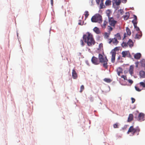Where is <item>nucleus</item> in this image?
<instances>
[{
  "label": "nucleus",
  "instance_id": "nucleus-1",
  "mask_svg": "<svg viewBox=\"0 0 145 145\" xmlns=\"http://www.w3.org/2000/svg\"><path fill=\"white\" fill-rule=\"evenodd\" d=\"M83 38L84 41L89 46H91L95 44V42L93 35L89 32H87L86 34L84 35Z\"/></svg>",
  "mask_w": 145,
  "mask_h": 145
},
{
  "label": "nucleus",
  "instance_id": "nucleus-2",
  "mask_svg": "<svg viewBox=\"0 0 145 145\" xmlns=\"http://www.w3.org/2000/svg\"><path fill=\"white\" fill-rule=\"evenodd\" d=\"M98 58L99 63H101L103 64V66L106 69L108 68V60L106 56H104L102 54H99Z\"/></svg>",
  "mask_w": 145,
  "mask_h": 145
},
{
  "label": "nucleus",
  "instance_id": "nucleus-3",
  "mask_svg": "<svg viewBox=\"0 0 145 145\" xmlns=\"http://www.w3.org/2000/svg\"><path fill=\"white\" fill-rule=\"evenodd\" d=\"M91 20L92 22H97L100 24L102 22V17L98 14H96L93 16Z\"/></svg>",
  "mask_w": 145,
  "mask_h": 145
},
{
  "label": "nucleus",
  "instance_id": "nucleus-4",
  "mask_svg": "<svg viewBox=\"0 0 145 145\" xmlns=\"http://www.w3.org/2000/svg\"><path fill=\"white\" fill-rule=\"evenodd\" d=\"M140 131V129L138 127L134 128L133 126H131L129 128L127 133L129 134L130 132L132 133L133 135H134L135 134H136L137 135H138Z\"/></svg>",
  "mask_w": 145,
  "mask_h": 145
},
{
  "label": "nucleus",
  "instance_id": "nucleus-5",
  "mask_svg": "<svg viewBox=\"0 0 145 145\" xmlns=\"http://www.w3.org/2000/svg\"><path fill=\"white\" fill-rule=\"evenodd\" d=\"M108 23L110 26L114 28L115 25L117 23V21L115 20L113 18H109Z\"/></svg>",
  "mask_w": 145,
  "mask_h": 145
},
{
  "label": "nucleus",
  "instance_id": "nucleus-6",
  "mask_svg": "<svg viewBox=\"0 0 145 145\" xmlns=\"http://www.w3.org/2000/svg\"><path fill=\"white\" fill-rule=\"evenodd\" d=\"M112 42L113 44L115 45H116L119 42L116 38H114L113 39H108V43L110 44Z\"/></svg>",
  "mask_w": 145,
  "mask_h": 145
},
{
  "label": "nucleus",
  "instance_id": "nucleus-7",
  "mask_svg": "<svg viewBox=\"0 0 145 145\" xmlns=\"http://www.w3.org/2000/svg\"><path fill=\"white\" fill-rule=\"evenodd\" d=\"M110 53L112 55V57L111 59V62L112 63H114L115 61L116 53V51L114 50L113 51H112L110 52Z\"/></svg>",
  "mask_w": 145,
  "mask_h": 145
},
{
  "label": "nucleus",
  "instance_id": "nucleus-8",
  "mask_svg": "<svg viewBox=\"0 0 145 145\" xmlns=\"http://www.w3.org/2000/svg\"><path fill=\"white\" fill-rule=\"evenodd\" d=\"M91 61L92 63L95 65H98L99 63L98 59L94 56L92 57Z\"/></svg>",
  "mask_w": 145,
  "mask_h": 145
},
{
  "label": "nucleus",
  "instance_id": "nucleus-9",
  "mask_svg": "<svg viewBox=\"0 0 145 145\" xmlns=\"http://www.w3.org/2000/svg\"><path fill=\"white\" fill-rule=\"evenodd\" d=\"M122 57H129L131 56V54L129 51H123L122 52Z\"/></svg>",
  "mask_w": 145,
  "mask_h": 145
},
{
  "label": "nucleus",
  "instance_id": "nucleus-10",
  "mask_svg": "<svg viewBox=\"0 0 145 145\" xmlns=\"http://www.w3.org/2000/svg\"><path fill=\"white\" fill-rule=\"evenodd\" d=\"M144 115L142 113H140L138 116V120L140 121H144L145 120Z\"/></svg>",
  "mask_w": 145,
  "mask_h": 145
},
{
  "label": "nucleus",
  "instance_id": "nucleus-11",
  "mask_svg": "<svg viewBox=\"0 0 145 145\" xmlns=\"http://www.w3.org/2000/svg\"><path fill=\"white\" fill-rule=\"evenodd\" d=\"M122 2V3H125L127 1V0H121ZM113 1H114L115 2V3L116 5H119L121 3V0H114L113 1H112L113 3Z\"/></svg>",
  "mask_w": 145,
  "mask_h": 145
},
{
  "label": "nucleus",
  "instance_id": "nucleus-12",
  "mask_svg": "<svg viewBox=\"0 0 145 145\" xmlns=\"http://www.w3.org/2000/svg\"><path fill=\"white\" fill-rule=\"evenodd\" d=\"M72 76L74 79H76L77 78V74L74 69H73L72 70Z\"/></svg>",
  "mask_w": 145,
  "mask_h": 145
},
{
  "label": "nucleus",
  "instance_id": "nucleus-13",
  "mask_svg": "<svg viewBox=\"0 0 145 145\" xmlns=\"http://www.w3.org/2000/svg\"><path fill=\"white\" fill-rule=\"evenodd\" d=\"M134 20L132 21V22L133 23L134 26H136V25H137V16L135 15H133Z\"/></svg>",
  "mask_w": 145,
  "mask_h": 145
},
{
  "label": "nucleus",
  "instance_id": "nucleus-14",
  "mask_svg": "<svg viewBox=\"0 0 145 145\" xmlns=\"http://www.w3.org/2000/svg\"><path fill=\"white\" fill-rule=\"evenodd\" d=\"M142 36V33L141 31H140L138 32L137 33L136 35L135 38V39H140Z\"/></svg>",
  "mask_w": 145,
  "mask_h": 145
},
{
  "label": "nucleus",
  "instance_id": "nucleus-15",
  "mask_svg": "<svg viewBox=\"0 0 145 145\" xmlns=\"http://www.w3.org/2000/svg\"><path fill=\"white\" fill-rule=\"evenodd\" d=\"M127 45H128L129 47L131 48L133 46V42L132 40L129 39L127 42Z\"/></svg>",
  "mask_w": 145,
  "mask_h": 145
},
{
  "label": "nucleus",
  "instance_id": "nucleus-16",
  "mask_svg": "<svg viewBox=\"0 0 145 145\" xmlns=\"http://www.w3.org/2000/svg\"><path fill=\"white\" fill-rule=\"evenodd\" d=\"M103 1L104 0H99V3H97V2H96L97 4L98 5H99L100 4V9L103 8V6H104L103 5Z\"/></svg>",
  "mask_w": 145,
  "mask_h": 145
},
{
  "label": "nucleus",
  "instance_id": "nucleus-17",
  "mask_svg": "<svg viewBox=\"0 0 145 145\" xmlns=\"http://www.w3.org/2000/svg\"><path fill=\"white\" fill-rule=\"evenodd\" d=\"M140 78H145V72L143 71H141L139 72Z\"/></svg>",
  "mask_w": 145,
  "mask_h": 145
},
{
  "label": "nucleus",
  "instance_id": "nucleus-18",
  "mask_svg": "<svg viewBox=\"0 0 145 145\" xmlns=\"http://www.w3.org/2000/svg\"><path fill=\"white\" fill-rule=\"evenodd\" d=\"M141 55L140 53H137L135 54L134 57L135 59H139L141 57Z\"/></svg>",
  "mask_w": 145,
  "mask_h": 145
},
{
  "label": "nucleus",
  "instance_id": "nucleus-19",
  "mask_svg": "<svg viewBox=\"0 0 145 145\" xmlns=\"http://www.w3.org/2000/svg\"><path fill=\"white\" fill-rule=\"evenodd\" d=\"M117 72L118 75L119 76H120V74L121 73H123V70L120 67H119L117 69Z\"/></svg>",
  "mask_w": 145,
  "mask_h": 145
},
{
  "label": "nucleus",
  "instance_id": "nucleus-20",
  "mask_svg": "<svg viewBox=\"0 0 145 145\" xmlns=\"http://www.w3.org/2000/svg\"><path fill=\"white\" fill-rule=\"evenodd\" d=\"M133 68L134 67L133 66L131 65L130 66L129 71V73L131 75L133 74Z\"/></svg>",
  "mask_w": 145,
  "mask_h": 145
},
{
  "label": "nucleus",
  "instance_id": "nucleus-21",
  "mask_svg": "<svg viewBox=\"0 0 145 145\" xmlns=\"http://www.w3.org/2000/svg\"><path fill=\"white\" fill-rule=\"evenodd\" d=\"M93 30L97 34H99L100 33V30L97 27H95Z\"/></svg>",
  "mask_w": 145,
  "mask_h": 145
},
{
  "label": "nucleus",
  "instance_id": "nucleus-22",
  "mask_svg": "<svg viewBox=\"0 0 145 145\" xmlns=\"http://www.w3.org/2000/svg\"><path fill=\"white\" fill-rule=\"evenodd\" d=\"M129 16L130 14L129 12H126L125 13V15H124L123 16L124 20H127L128 19Z\"/></svg>",
  "mask_w": 145,
  "mask_h": 145
},
{
  "label": "nucleus",
  "instance_id": "nucleus-23",
  "mask_svg": "<svg viewBox=\"0 0 145 145\" xmlns=\"http://www.w3.org/2000/svg\"><path fill=\"white\" fill-rule=\"evenodd\" d=\"M133 118V115L132 114H129L128 118V121L130 122L132 120Z\"/></svg>",
  "mask_w": 145,
  "mask_h": 145
},
{
  "label": "nucleus",
  "instance_id": "nucleus-24",
  "mask_svg": "<svg viewBox=\"0 0 145 145\" xmlns=\"http://www.w3.org/2000/svg\"><path fill=\"white\" fill-rule=\"evenodd\" d=\"M140 63L141 64L142 66L144 67V70H145V59H142Z\"/></svg>",
  "mask_w": 145,
  "mask_h": 145
},
{
  "label": "nucleus",
  "instance_id": "nucleus-25",
  "mask_svg": "<svg viewBox=\"0 0 145 145\" xmlns=\"http://www.w3.org/2000/svg\"><path fill=\"white\" fill-rule=\"evenodd\" d=\"M126 30L127 34L129 36L131 34V31L128 27H126Z\"/></svg>",
  "mask_w": 145,
  "mask_h": 145
},
{
  "label": "nucleus",
  "instance_id": "nucleus-26",
  "mask_svg": "<svg viewBox=\"0 0 145 145\" xmlns=\"http://www.w3.org/2000/svg\"><path fill=\"white\" fill-rule=\"evenodd\" d=\"M115 38H116L118 40H120L121 39L120 35L119 33H117L115 35Z\"/></svg>",
  "mask_w": 145,
  "mask_h": 145
},
{
  "label": "nucleus",
  "instance_id": "nucleus-27",
  "mask_svg": "<svg viewBox=\"0 0 145 145\" xmlns=\"http://www.w3.org/2000/svg\"><path fill=\"white\" fill-rule=\"evenodd\" d=\"M104 80L105 82L108 83H110L112 81V80H111L110 79L106 78L104 79Z\"/></svg>",
  "mask_w": 145,
  "mask_h": 145
},
{
  "label": "nucleus",
  "instance_id": "nucleus-28",
  "mask_svg": "<svg viewBox=\"0 0 145 145\" xmlns=\"http://www.w3.org/2000/svg\"><path fill=\"white\" fill-rule=\"evenodd\" d=\"M113 27H112L110 25L108 26V32H110H110L112 30L113 28Z\"/></svg>",
  "mask_w": 145,
  "mask_h": 145
},
{
  "label": "nucleus",
  "instance_id": "nucleus-29",
  "mask_svg": "<svg viewBox=\"0 0 145 145\" xmlns=\"http://www.w3.org/2000/svg\"><path fill=\"white\" fill-rule=\"evenodd\" d=\"M121 46L123 48H126L128 47L127 43L123 42Z\"/></svg>",
  "mask_w": 145,
  "mask_h": 145
},
{
  "label": "nucleus",
  "instance_id": "nucleus-30",
  "mask_svg": "<svg viewBox=\"0 0 145 145\" xmlns=\"http://www.w3.org/2000/svg\"><path fill=\"white\" fill-rule=\"evenodd\" d=\"M107 24V22L106 21H104L103 24L102 25V27L103 28L105 29Z\"/></svg>",
  "mask_w": 145,
  "mask_h": 145
},
{
  "label": "nucleus",
  "instance_id": "nucleus-31",
  "mask_svg": "<svg viewBox=\"0 0 145 145\" xmlns=\"http://www.w3.org/2000/svg\"><path fill=\"white\" fill-rule=\"evenodd\" d=\"M110 33V32H108V33L106 32L105 33H104V35L105 38H108L109 36Z\"/></svg>",
  "mask_w": 145,
  "mask_h": 145
},
{
  "label": "nucleus",
  "instance_id": "nucleus-32",
  "mask_svg": "<svg viewBox=\"0 0 145 145\" xmlns=\"http://www.w3.org/2000/svg\"><path fill=\"white\" fill-rule=\"evenodd\" d=\"M106 5H109L111 4V1L110 0H107L106 1L105 3Z\"/></svg>",
  "mask_w": 145,
  "mask_h": 145
},
{
  "label": "nucleus",
  "instance_id": "nucleus-33",
  "mask_svg": "<svg viewBox=\"0 0 145 145\" xmlns=\"http://www.w3.org/2000/svg\"><path fill=\"white\" fill-rule=\"evenodd\" d=\"M84 15L85 16V19H86L89 15L88 12L87 11H86L84 12Z\"/></svg>",
  "mask_w": 145,
  "mask_h": 145
},
{
  "label": "nucleus",
  "instance_id": "nucleus-34",
  "mask_svg": "<svg viewBox=\"0 0 145 145\" xmlns=\"http://www.w3.org/2000/svg\"><path fill=\"white\" fill-rule=\"evenodd\" d=\"M140 85L141 86H142L143 88H145V83L144 82H141L139 83Z\"/></svg>",
  "mask_w": 145,
  "mask_h": 145
},
{
  "label": "nucleus",
  "instance_id": "nucleus-35",
  "mask_svg": "<svg viewBox=\"0 0 145 145\" xmlns=\"http://www.w3.org/2000/svg\"><path fill=\"white\" fill-rule=\"evenodd\" d=\"M113 127L114 128H118V123H115L113 125Z\"/></svg>",
  "mask_w": 145,
  "mask_h": 145
},
{
  "label": "nucleus",
  "instance_id": "nucleus-36",
  "mask_svg": "<svg viewBox=\"0 0 145 145\" xmlns=\"http://www.w3.org/2000/svg\"><path fill=\"white\" fill-rule=\"evenodd\" d=\"M84 86L83 85H82L80 87V92L82 93L84 89Z\"/></svg>",
  "mask_w": 145,
  "mask_h": 145
},
{
  "label": "nucleus",
  "instance_id": "nucleus-37",
  "mask_svg": "<svg viewBox=\"0 0 145 145\" xmlns=\"http://www.w3.org/2000/svg\"><path fill=\"white\" fill-rule=\"evenodd\" d=\"M118 12H119L121 15H122L124 13V12L123 10L120 9L118 10Z\"/></svg>",
  "mask_w": 145,
  "mask_h": 145
},
{
  "label": "nucleus",
  "instance_id": "nucleus-38",
  "mask_svg": "<svg viewBox=\"0 0 145 145\" xmlns=\"http://www.w3.org/2000/svg\"><path fill=\"white\" fill-rule=\"evenodd\" d=\"M134 26L135 28V29L137 31H139L140 29L137 26V25H136V26Z\"/></svg>",
  "mask_w": 145,
  "mask_h": 145
},
{
  "label": "nucleus",
  "instance_id": "nucleus-39",
  "mask_svg": "<svg viewBox=\"0 0 145 145\" xmlns=\"http://www.w3.org/2000/svg\"><path fill=\"white\" fill-rule=\"evenodd\" d=\"M135 89L137 91H140L141 90V89H140L137 86H135Z\"/></svg>",
  "mask_w": 145,
  "mask_h": 145
},
{
  "label": "nucleus",
  "instance_id": "nucleus-40",
  "mask_svg": "<svg viewBox=\"0 0 145 145\" xmlns=\"http://www.w3.org/2000/svg\"><path fill=\"white\" fill-rule=\"evenodd\" d=\"M121 78H123L124 80H127V77L126 76L122 75L121 76Z\"/></svg>",
  "mask_w": 145,
  "mask_h": 145
},
{
  "label": "nucleus",
  "instance_id": "nucleus-41",
  "mask_svg": "<svg viewBox=\"0 0 145 145\" xmlns=\"http://www.w3.org/2000/svg\"><path fill=\"white\" fill-rule=\"evenodd\" d=\"M80 43L81 44V45L82 46H83L84 45V43L83 42V41L82 40H80Z\"/></svg>",
  "mask_w": 145,
  "mask_h": 145
},
{
  "label": "nucleus",
  "instance_id": "nucleus-42",
  "mask_svg": "<svg viewBox=\"0 0 145 145\" xmlns=\"http://www.w3.org/2000/svg\"><path fill=\"white\" fill-rule=\"evenodd\" d=\"M128 81L129 83H130L131 84H133V81L131 79L128 80Z\"/></svg>",
  "mask_w": 145,
  "mask_h": 145
},
{
  "label": "nucleus",
  "instance_id": "nucleus-43",
  "mask_svg": "<svg viewBox=\"0 0 145 145\" xmlns=\"http://www.w3.org/2000/svg\"><path fill=\"white\" fill-rule=\"evenodd\" d=\"M131 99L132 100V103H134L135 101V99L133 97H131Z\"/></svg>",
  "mask_w": 145,
  "mask_h": 145
},
{
  "label": "nucleus",
  "instance_id": "nucleus-44",
  "mask_svg": "<svg viewBox=\"0 0 145 145\" xmlns=\"http://www.w3.org/2000/svg\"><path fill=\"white\" fill-rule=\"evenodd\" d=\"M139 64V62L137 61L135 63V64L136 65V67L137 68L138 67V65Z\"/></svg>",
  "mask_w": 145,
  "mask_h": 145
},
{
  "label": "nucleus",
  "instance_id": "nucleus-45",
  "mask_svg": "<svg viewBox=\"0 0 145 145\" xmlns=\"http://www.w3.org/2000/svg\"><path fill=\"white\" fill-rule=\"evenodd\" d=\"M99 48L101 49V48H103V44H100L99 45Z\"/></svg>",
  "mask_w": 145,
  "mask_h": 145
},
{
  "label": "nucleus",
  "instance_id": "nucleus-46",
  "mask_svg": "<svg viewBox=\"0 0 145 145\" xmlns=\"http://www.w3.org/2000/svg\"><path fill=\"white\" fill-rule=\"evenodd\" d=\"M51 4L52 6L53 5V0H51Z\"/></svg>",
  "mask_w": 145,
  "mask_h": 145
},
{
  "label": "nucleus",
  "instance_id": "nucleus-47",
  "mask_svg": "<svg viewBox=\"0 0 145 145\" xmlns=\"http://www.w3.org/2000/svg\"><path fill=\"white\" fill-rule=\"evenodd\" d=\"M126 37V34L125 33L124 34V37L123 39H125Z\"/></svg>",
  "mask_w": 145,
  "mask_h": 145
},
{
  "label": "nucleus",
  "instance_id": "nucleus-48",
  "mask_svg": "<svg viewBox=\"0 0 145 145\" xmlns=\"http://www.w3.org/2000/svg\"><path fill=\"white\" fill-rule=\"evenodd\" d=\"M96 2H97V3H99V0H96Z\"/></svg>",
  "mask_w": 145,
  "mask_h": 145
},
{
  "label": "nucleus",
  "instance_id": "nucleus-49",
  "mask_svg": "<svg viewBox=\"0 0 145 145\" xmlns=\"http://www.w3.org/2000/svg\"><path fill=\"white\" fill-rule=\"evenodd\" d=\"M78 24L80 25H82V24H81V23H80V22H79L78 23Z\"/></svg>",
  "mask_w": 145,
  "mask_h": 145
},
{
  "label": "nucleus",
  "instance_id": "nucleus-50",
  "mask_svg": "<svg viewBox=\"0 0 145 145\" xmlns=\"http://www.w3.org/2000/svg\"><path fill=\"white\" fill-rule=\"evenodd\" d=\"M119 98H120V100H121V97H119Z\"/></svg>",
  "mask_w": 145,
  "mask_h": 145
},
{
  "label": "nucleus",
  "instance_id": "nucleus-51",
  "mask_svg": "<svg viewBox=\"0 0 145 145\" xmlns=\"http://www.w3.org/2000/svg\"><path fill=\"white\" fill-rule=\"evenodd\" d=\"M119 7H117V8H119Z\"/></svg>",
  "mask_w": 145,
  "mask_h": 145
}]
</instances>
